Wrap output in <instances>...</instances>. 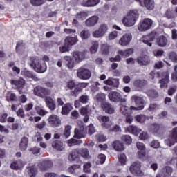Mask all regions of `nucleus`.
Returning a JSON list of instances; mask_svg holds the SVG:
<instances>
[{"label":"nucleus","mask_w":177,"mask_h":177,"mask_svg":"<svg viewBox=\"0 0 177 177\" xmlns=\"http://www.w3.org/2000/svg\"><path fill=\"white\" fill-rule=\"evenodd\" d=\"M81 168V163H78L77 165H73L71 166L68 169V171L70 172V174H75V171L77 169H80Z\"/></svg>","instance_id":"49"},{"label":"nucleus","mask_w":177,"mask_h":177,"mask_svg":"<svg viewBox=\"0 0 177 177\" xmlns=\"http://www.w3.org/2000/svg\"><path fill=\"white\" fill-rule=\"evenodd\" d=\"M98 21H99V17L92 16L91 17L87 19L85 23L87 27H93V26H96V24H97Z\"/></svg>","instance_id":"26"},{"label":"nucleus","mask_w":177,"mask_h":177,"mask_svg":"<svg viewBox=\"0 0 177 177\" xmlns=\"http://www.w3.org/2000/svg\"><path fill=\"white\" fill-rule=\"evenodd\" d=\"M99 48V41L93 42L92 46L90 48V51L91 53H96L97 49Z\"/></svg>","instance_id":"54"},{"label":"nucleus","mask_w":177,"mask_h":177,"mask_svg":"<svg viewBox=\"0 0 177 177\" xmlns=\"http://www.w3.org/2000/svg\"><path fill=\"white\" fill-rule=\"evenodd\" d=\"M147 96H149L150 100H157L160 96L158 92L154 89H150L147 93Z\"/></svg>","instance_id":"33"},{"label":"nucleus","mask_w":177,"mask_h":177,"mask_svg":"<svg viewBox=\"0 0 177 177\" xmlns=\"http://www.w3.org/2000/svg\"><path fill=\"white\" fill-rule=\"evenodd\" d=\"M137 149L138 150H140V151H138V156L139 158H143V157H146V147H145V144L143 142H137L136 143Z\"/></svg>","instance_id":"25"},{"label":"nucleus","mask_w":177,"mask_h":177,"mask_svg":"<svg viewBox=\"0 0 177 177\" xmlns=\"http://www.w3.org/2000/svg\"><path fill=\"white\" fill-rule=\"evenodd\" d=\"M135 120L137 122H140V124H145L147 120H149V116H146L145 115H138L135 116Z\"/></svg>","instance_id":"42"},{"label":"nucleus","mask_w":177,"mask_h":177,"mask_svg":"<svg viewBox=\"0 0 177 177\" xmlns=\"http://www.w3.org/2000/svg\"><path fill=\"white\" fill-rule=\"evenodd\" d=\"M34 95L39 96V97H46L48 95H50V90L37 86L34 88Z\"/></svg>","instance_id":"9"},{"label":"nucleus","mask_w":177,"mask_h":177,"mask_svg":"<svg viewBox=\"0 0 177 177\" xmlns=\"http://www.w3.org/2000/svg\"><path fill=\"white\" fill-rule=\"evenodd\" d=\"M100 3V0H83L81 2V6L85 8H92L99 5Z\"/></svg>","instance_id":"20"},{"label":"nucleus","mask_w":177,"mask_h":177,"mask_svg":"<svg viewBox=\"0 0 177 177\" xmlns=\"http://www.w3.org/2000/svg\"><path fill=\"white\" fill-rule=\"evenodd\" d=\"M10 82L11 84V85H15V86H17V88H19V85L23 88V85H24V84H26V81L23 79L21 80H10Z\"/></svg>","instance_id":"43"},{"label":"nucleus","mask_w":177,"mask_h":177,"mask_svg":"<svg viewBox=\"0 0 177 177\" xmlns=\"http://www.w3.org/2000/svg\"><path fill=\"white\" fill-rule=\"evenodd\" d=\"M101 52L105 56H107L110 53V46L106 44L101 46Z\"/></svg>","instance_id":"48"},{"label":"nucleus","mask_w":177,"mask_h":177,"mask_svg":"<svg viewBox=\"0 0 177 177\" xmlns=\"http://www.w3.org/2000/svg\"><path fill=\"white\" fill-rule=\"evenodd\" d=\"M153 53L154 56H156V57H160V56H162L164 55V51L162 50V49H158L154 50Z\"/></svg>","instance_id":"64"},{"label":"nucleus","mask_w":177,"mask_h":177,"mask_svg":"<svg viewBox=\"0 0 177 177\" xmlns=\"http://www.w3.org/2000/svg\"><path fill=\"white\" fill-rule=\"evenodd\" d=\"M68 145L71 147V146H75L76 145H80V141L74 138H71L67 141Z\"/></svg>","instance_id":"60"},{"label":"nucleus","mask_w":177,"mask_h":177,"mask_svg":"<svg viewBox=\"0 0 177 177\" xmlns=\"http://www.w3.org/2000/svg\"><path fill=\"white\" fill-rule=\"evenodd\" d=\"M143 5L147 10H153L154 9V0H143Z\"/></svg>","instance_id":"39"},{"label":"nucleus","mask_w":177,"mask_h":177,"mask_svg":"<svg viewBox=\"0 0 177 177\" xmlns=\"http://www.w3.org/2000/svg\"><path fill=\"white\" fill-rule=\"evenodd\" d=\"M46 104L47 107L51 111L55 110L56 109V104L55 103V100L52 99L50 97H46Z\"/></svg>","instance_id":"32"},{"label":"nucleus","mask_w":177,"mask_h":177,"mask_svg":"<svg viewBox=\"0 0 177 177\" xmlns=\"http://www.w3.org/2000/svg\"><path fill=\"white\" fill-rule=\"evenodd\" d=\"M19 147L22 151L27 150V147H28V138L26 136L21 138Z\"/></svg>","instance_id":"31"},{"label":"nucleus","mask_w":177,"mask_h":177,"mask_svg":"<svg viewBox=\"0 0 177 177\" xmlns=\"http://www.w3.org/2000/svg\"><path fill=\"white\" fill-rule=\"evenodd\" d=\"M65 42L68 45L69 47L75 45L78 42V38L75 37H66L65 39Z\"/></svg>","instance_id":"38"},{"label":"nucleus","mask_w":177,"mask_h":177,"mask_svg":"<svg viewBox=\"0 0 177 177\" xmlns=\"http://www.w3.org/2000/svg\"><path fill=\"white\" fill-rule=\"evenodd\" d=\"M118 158L121 165H125V164H127V155H125V153L119 155Z\"/></svg>","instance_id":"55"},{"label":"nucleus","mask_w":177,"mask_h":177,"mask_svg":"<svg viewBox=\"0 0 177 177\" xmlns=\"http://www.w3.org/2000/svg\"><path fill=\"white\" fill-rule=\"evenodd\" d=\"M48 121L53 128H57L62 125V120L60 118L56 115H51L49 116Z\"/></svg>","instance_id":"16"},{"label":"nucleus","mask_w":177,"mask_h":177,"mask_svg":"<svg viewBox=\"0 0 177 177\" xmlns=\"http://www.w3.org/2000/svg\"><path fill=\"white\" fill-rule=\"evenodd\" d=\"M107 30H109L107 24H101L99 29L93 32V37H94V38H100L107 32Z\"/></svg>","instance_id":"13"},{"label":"nucleus","mask_w":177,"mask_h":177,"mask_svg":"<svg viewBox=\"0 0 177 177\" xmlns=\"http://www.w3.org/2000/svg\"><path fill=\"white\" fill-rule=\"evenodd\" d=\"M86 133H88V131L85 129L84 123H82V124L79 126V128L75 129L73 138L75 139H82V138L86 136Z\"/></svg>","instance_id":"8"},{"label":"nucleus","mask_w":177,"mask_h":177,"mask_svg":"<svg viewBox=\"0 0 177 177\" xmlns=\"http://www.w3.org/2000/svg\"><path fill=\"white\" fill-rule=\"evenodd\" d=\"M80 37L82 39H88L91 37V32L88 29H84L80 32Z\"/></svg>","instance_id":"45"},{"label":"nucleus","mask_w":177,"mask_h":177,"mask_svg":"<svg viewBox=\"0 0 177 177\" xmlns=\"http://www.w3.org/2000/svg\"><path fill=\"white\" fill-rule=\"evenodd\" d=\"M175 142H177V127L173 129L172 132L169 136V138L165 140V143L167 145V146H174Z\"/></svg>","instance_id":"14"},{"label":"nucleus","mask_w":177,"mask_h":177,"mask_svg":"<svg viewBox=\"0 0 177 177\" xmlns=\"http://www.w3.org/2000/svg\"><path fill=\"white\" fill-rule=\"evenodd\" d=\"M68 160L70 161V162L81 164V160H80V155L78 153L77 149H73L71 152L69 153Z\"/></svg>","instance_id":"17"},{"label":"nucleus","mask_w":177,"mask_h":177,"mask_svg":"<svg viewBox=\"0 0 177 177\" xmlns=\"http://www.w3.org/2000/svg\"><path fill=\"white\" fill-rule=\"evenodd\" d=\"M138 19H139L138 10H133L126 17H123L122 23L125 27H132V26H135V23L138 21Z\"/></svg>","instance_id":"4"},{"label":"nucleus","mask_w":177,"mask_h":177,"mask_svg":"<svg viewBox=\"0 0 177 177\" xmlns=\"http://www.w3.org/2000/svg\"><path fill=\"white\" fill-rule=\"evenodd\" d=\"M140 162L139 161L134 162L130 166L129 171L131 174H133V175L140 176V175H142V170H140Z\"/></svg>","instance_id":"15"},{"label":"nucleus","mask_w":177,"mask_h":177,"mask_svg":"<svg viewBox=\"0 0 177 177\" xmlns=\"http://www.w3.org/2000/svg\"><path fill=\"white\" fill-rule=\"evenodd\" d=\"M77 76L80 80H89L92 77V73L85 66H82L77 70Z\"/></svg>","instance_id":"6"},{"label":"nucleus","mask_w":177,"mask_h":177,"mask_svg":"<svg viewBox=\"0 0 177 177\" xmlns=\"http://www.w3.org/2000/svg\"><path fill=\"white\" fill-rule=\"evenodd\" d=\"M112 147L116 151H124L125 150V146L122 142L118 140H115L112 143Z\"/></svg>","instance_id":"30"},{"label":"nucleus","mask_w":177,"mask_h":177,"mask_svg":"<svg viewBox=\"0 0 177 177\" xmlns=\"http://www.w3.org/2000/svg\"><path fill=\"white\" fill-rule=\"evenodd\" d=\"M91 162H87L83 166V170L86 174H88V172H91Z\"/></svg>","instance_id":"63"},{"label":"nucleus","mask_w":177,"mask_h":177,"mask_svg":"<svg viewBox=\"0 0 177 177\" xmlns=\"http://www.w3.org/2000/svg\"><path fill=\"white\" fill-rule=\"evenodd\" d=\"M132 102H134L136 107L131 106V110L138 111V110H143L145 109V99L143 97L133 95L131 97Z\"/></svg>","instance_id":"5"},{"label":"nucleus","mask_w":177,"mask_h":177,"mask_svg":"<svg viewBox=\"0 0 177 177\" xmlns=\"http://www.w3.org/2000/svg\"><path fill=\"white\" fill-rule=\"evenodd\" d=\"M73 57L77 63H80V62H82L84 59H85V53L80 51H75L73 53Z\"/></svg>","instance_id":"28"},{"label":"nucleus","mask_w":177,"mask_h":177,"mask_svg":"<svg viewBox=\"0 0 177 177\" xmlns=\"http://www.w3.org/2000/svg\"><path fill=\"white\" fill-rule=\"evenodd\" d=\"M162 128H164L162 124L153 123L149 127V132H151L154 135H157V133H160V131H162Z\"/></svg>","instance_id":"21"},{"label":"nucleus","mask_w":177,"mask_h":177,"mask_svg":"<svg viewBox=\"0 0 177 177\" xmlns=\"http://www.w3.org/2000/svg\"><path fill=\"white\" fill-rule=\"evenodd\" d=\"M89 85V83L79 82L76 83L74 80H69L66 83V88L69 89L70 94L74 97H78V95Z\"/></svg>","instance_id":"1"},{"label":"nucleus","mask_w":177,"mask_h":177,"mask_svg":"<svg viewBox=\"0 0 177 177\" xmlns=\"http://www.w3.org/2000/svg\"><path fill=\"white\" fill-rule=\"evenodd\" d=\"M128 132H130V133H133V135H135L136 136H138L142 131V130L136 126H130L127 127Z\"/></svg>","instance_id":"40"},{"label":"nucleus","mask_w":177,"mask_h":177,"mask_svg":"<svg viewBox=\"0 0 177 177\" xmlns=\"http://www.w3.org/2000/svg\"><path fill=\"white\" fill-rule=\"evenodd\" d=\"M157 37H158V33H157V32L152 31L151 33L143 37L142 42L146 44L148 46H152L153 43L151 42H153Z\"/></svg>","instance_id":"11"},{"label":"nucleus","mask_w":177,"mask_h":177,"mask_svg":"<svg viewBox=\"0 0 177 177\" xmlns=\"http://www.w3.org/2000/svg\"><path fill=\"white\" fill-rule=\"evenodd\" d=\"M29 66H30L36 73H39V74H43V73H45L46 70H48L46 63L42 62V59L37 56L29 57Z\"/></svg>","instance_id":"2"},{"label":"nucleus","mask_w":177,"mask_h":177,"mask_svg":"<svg viewBox=\"0 0 177 177\" xmlns=\"http://www.w3.org/2000/svg\"><path fill=\"white\" fill-rule=\"evenodd\" d=\"M53 167V162L51 160H44L39 165L41 171H48Z\"/></svg>","instance_id":"19"},{"label":"nucleus","mask_w":177,"mask_h":177,"mask_svg":"<svg viewBox=\"0 0 177 177\" xmlns=\"http://www.w3.org/2000/svg\"><path fill=\"white\" fill-rule=\"evenodd\" d=\"M169 59L174 62V63H177V54L175 52H171L169 55Z\"/></svg>","instance_id":"61"},{"label":"nucleus","mask_w":177,"mask_h":177,"mask_svg":"<svg viewBox=\"0 0 177 177\" xmlns=\"http://www.w3.org/2000/svg\"><path fill=\"white\" fill-rule=\"evenodd\" d=\"M86 129L88 135H93V133L96 132V130L95 129V126H93V124H90V125H88V127Z\"/></svg>","instance_id":"59"},{"label":"nucleus","mask_w":177,"mask_h":177,"mask_svg":"<svg viewBox=\"0 0 177 177\" xmlns=\"http://www.w3.org/2000/svg\"><path fill=\"white\" fill-rule=\"evenodd\" d=\"M153 27V21L150 18H145L142 20L138 24L139 31H147Z\"/></svg>","instance_id":"7"},{"label":"nucleus","mask_w":177,"mask_h":177,"mask_svg":"<svg viewBox=\"0 0 177 177\" xmlns=\"http://www.w3.org/2000/svg\"><path fill=\"white\" fill-rule=\"evenodd\" d=\"M88 17V13L86 12H80L76 14V19L78 20H85Z\"/></svg>","instance_id":"51"},{"label":"nucleus","mask_w":177,"mask_h":177,"mask_svg":"<svg viewBox=\"0 0 177 177\" xmlns=\"http://www.w3.org/2000/svg\"><path fill=\"white\" fill-rule=\"evenodd\" d=\"M137 62L140 66H147L150 63V59L147 56L138 57L137 58Z\"/></svg>","instance_id":"34"},{"label":"nucleus","mask_w":177,"mask_h":177,"mask_svg":"<svg viewBox=\"0 0 177 177\" xmlns=\"http://www.w3.org/2000/svg\"><path fill=\"white\" fill-rule=\"evenodd\" d=\"M77 153L79 156L84 158V160H89L91 156H89V150L87 148H82L77 149Z\"/></svg>","instance_id":"29"},{"label":"nucleus","mask_w":177,"mask_h":177,"mask_svg":"<svg viewBox=\"0 0 177 177\" xmlns=\"http://www.w3.org/2000/svg\"><path fill=\"white\" fill-rule=\"evenodd\" d=\"M64 59L68 62L66 63L68 68H74V60H73L70 57H65Z\"/></svg>","instance_id":"53"},{"label":"nucleus","mask_w":177,"mask_h":177,"mask_svg":"<svg viewBox=\"0 0 177 177\" xmlns=\"http://www.w3.org/2000/svg\"><path fill=\"white\" fill-rule=\"evenodd\" d=\"M95 100L98 103H102V104H103V103H106L104 102L106 100V94L102 93L97 94L95 96Z\"/></svg>","instance_id":"44"},{"label":"nucleus","mask_w":177,"mask_h":177,"mask_svg":"<svg viewBox=\"0 0 177 177\" xmlns=\"http://www.w3.org/2000/svg\"><path fill=\"white\" fill-rule=\"evenodd\" d=\"M106 85H111V86H113V88H118L120 85V79H113V80L111 78H109L105 81Z\"/></svg>","instance_id":"35"},{"label":"nucleus","mask_w":177,"mask_h":177,"mask_svg":"<svg viewBox=\"0 0 177 177\" xmlns=\"http://www.w3.org/2000/svg\"><path fill=\"white\" fill-rule=\"evenodd\" d=\"M149 78H151V80H154V78H162L159 81L160 88H167L168 82H169V73L168 71L160 73L156 72V71H152L149 73Z\"/></svg>","instance_id":"3"},{"label":"nucleus","mask_w":177,"mask_h":177,"mask_svg":"<svg viewBox=\"0 0 177 177\" xmlns=\"http://www.w3.org/2000/svg\"><path fill=\"white\" fill-rule=\"evenodd\" d=\"M102 109H103L105 113L107 114H113L114 113V108L111 106V104L109 102H104L101 104Z\"/></svg>","instance_id":"27"},{"label":"nucleus","mask_w":177,"mask_h":177,"mask_svg":"<svg viewBox=\"0 0 177 177\" xmlns=\"http://www.w3.org/2000/svg\"><path fill=\"white\" fill-rule=\"evenodd\" d=\"M165 17H167V19H174V13L172 12V10L168 8L165 13Z\"/></svg>","instance_id":"62"},{"label":"nucleus","mask_w":177,"mask_h":177,"mask_svg":"<svg viewBox=\"0 0 177 177\" xmlns=\"http://www.w3.org/2000/svg\"><path fill=\"white\" fill-rule=\"evenodd\" d=\"M20 165H21L20 161L15 160L10 164V168L12 169H15V170L20 169Z\"/></svg>","instance_id":"58"},{"label":"nucleus","mask_w":177,"mask_h":177,"mask_svg":"<svg viewBox=\"0 0 177 177\" xmlns=\"http://www.w3.org/2000/svg\"><path fill=\"white\" fill-rule=\"evenodd\" d=\"M59 51L61 53H66V52H70L69 46L65 42L62 46L59 47Z\"/></svg>","instance_id":"56"},{"label":"nucleus","mask_w":177,"mask_h":177,"mask_svg":"<svg viewBox=\"0 0 177 177\" xmlns=\"http://www.w3.org/2000/svg\"><path fill=\"white\" fill-rule=\"evenodd\" d=\"M132 111H133V109H131V106L129 107L126 105L120 106V113L123 115H128V114H132Z\"/></svg>","instance_id":"36"},{"label":"nucleus","mask_w":177,"mask_h":177,"mask_svg":"<svg viewBox=\"0 0 177 177\" xmlns=\"http://www.w3.org/2000/svg\"><path fill=\"white\" fill-rule=\"evenodd\" d=\"M147 85V80L137 79L133 82V86L135 88V91L138 92H142L145 89V86Z\"/></svg>","instance_id":"12"},{"label":"nucleus","mask_w":177,"mask_h":177,"mask_svg":"<svg viewBox=\"0 0 177 177\" xmlns=\"http://www.w3.org/2000/svg\"><path fill=\"white\" fill-rule=\"evenodd\" d=\"M28 169V174L30 177H35L37 176V174H38V169L37 167L34 166H29L27 167Z\"/></svg>","instance_id":"41"},{"label":"nucleus","mask_w":177,"mask_h":177,"mask_svg":"<svg viewBox=\"0 0 177 177\" xmlns=\"http://www.w3.org/2000/svg\"><path fill=\"white\" fill-rule=\"evenodd\" d=\"M73 110V106L71 104H66L62 109V114H68Z\"/></svg>","instance_id":"46"},{"label":"nucleus","mask_w":177,"mask_h":177,"mask_svg":"<svg viewBox=\"0 0 177 177\" xmlns=\"http://www.w3.org/2000/svg\"><path fill=\"white\" fill-rule=\"evenodd\" d=\"M70 135H71V126L67 125L65 127V129L64 131V136H65V138H68Z\"/></svg>","instance_id":"57"},{"label":"nucleus","mask_w":177,"mask_h":177,"mask_svg":"<svg viewBox=\"0 0 177 177\" xmlns=\"http://www.w3.org/2000/svg\"><path fill=\"white\" fill-rule=\"evenodd\" d=\"M156 44L160 48H165L168 45V39L164 35H160L156 39Z\"/></svg>","instance_id":"22"},{"label":"nucleus","mask_w":177,"mask_h":177,"mask_svg":"<svg viewBox=\"0 0 177 177\" xmlns=\"http://www.w3.org/2000/svg\"><path fill=\"white\" fill-rule=\"evenodd\" d=\"M79 102L82 104H86L89 102V96L88 95H82L79 97Z\"/></svg>","instance_id":"52"},{"label":"nucleus","mask_w":177,"mask_h":177,"mask_svg":"<svg viewBox=\"0 0 177 177\" xmlns=\"http://www.w3.org/2000/svg\"><path fill=\"white\" fill-rule=\"evenodd\" d=\"M132 39V36L129 34L124 35L119 41V44L122 46H127L131 42Z\"/></svg>","instance_id":"24"},{"label":"nucleus","mask_w":177,"mask_h":177,"mask_svg":"<svg viewBox=\"0 0 177 177\" xmlns=\"http://www.w3.org/2000/svg\"><path fill=\"white\" fill-rule=\"evenodd\" d=\"M32 6H42L45 3V0H30Z\"/></svg>","instance_id":"50"},{"label":"nucleus","mask_w":177,"mask_h":177,"mask_svg":"<svg viewBox=\"0 0 177 177\" xmlns=\"http://www.w3.org/2000/svg\"><path fill=\"white\" fill-rule=\"evenodd\" d=\"M133 54V48H128L125 50H120L118 51V55L122 57H129L131 55Z\"/></svg>","instance_id":"37"},{"label":"nucleus","mask_w":177,"mask_h":177,"mask_svg":"<svg viewBox=\"0 0 177 177\" xmlns=\"http://www.w3.org/2000/svg\"><path fill=\"white\" fill-rule=\"evenodd\" d=\"M53 149L57 150V151H63L64 150V146L63 145V142L60 140H54L51 143Z\"/></svg>","instance_id":"23"},{"label":"nucleus","mask_w":177,"mask_h":177,"mask_svg":"<svg viewBox=\"0 0 177 177\" xmlns=\"http://www.w3.org/2000/svg\"><path fill=\"white\" fill-rule=\"evenodd\" d=\"M21 75L24 77V78H32L33 81H39V78L37 77V75L33 74L32 72L27 70V68H24L21 71Z\"/></svg>","instance_id":"18"},{"label":"nucleus","mask_w":177,"mask_h":177,"mask_svg":"<svg viewBox=\"0 0 177 177\" xmlns=\"http://www.w3.org/2000/svg\"><path fill=\"white\" fill-rule=\"evenodd\" d=\"M121 140L124 145H131L132 143V138L129 135L122 136Z\"/></svg>","instance_id":"47"},{"label":"nucleus","mask_w":177,"mask_h":177,"mask_svg":"<svg viewBox=\"0 0 177 177\" xmlns=\"http://www.w3.org/2000/svg\"><path fill=\"white\" fill-rule=\"evenodd\" d=\"M109 99L111 102H115V103H118V102H120V103H125V102H127L125 98H122L121 93L117 91H111L109 93Z\"/></svg>","instance_id":"10"}]
</instances>
